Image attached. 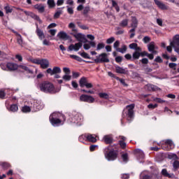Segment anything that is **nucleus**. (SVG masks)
Wrapping results in <instances>:
<instances>
[{"instance_id":"30","label":"nucleus","mask_w":179,"mask_h":179,"mask_svg":"<svg viewBox=\"0 0 179 179\" xmlns=\"http://www.w3.org/2000/svg\"><path fill=\"white\" fill-rule=\"evenodd\" d=\"M127 50H128L127 45H122V47L117 49L116 51L117 52H121V54H125L127 52Z\"/></svg>"},{"instance_id":"14","label":"nucleus","mask_w":179,"mask_h":179,"mask_svg":"<svg viewBox=\"0 0 179 179\" xmlns=\"http://www.w3.org/2000/svg\"><path fill=\"white\" fill-rule=\"evenodd\" d=\"M83 45V44H82V43L78 42L77 43L75 44H71L68 49L67 51H76L78 52L80 50L81 47Z\"/></svg>"},{"instance_id":"2","label":"nucleus","mask_w":179,"mask_h":179,"mask_svg":"<svg viewBox=\"0 0 179 179\" xmlns=\"http://www.w3.org/2000/svg\"><path fill=\"white\" fill-rule=\"evenodd\" d=\"M39 89L41 92L43 93H50V94H55V93H59L61 92V87H57L55 88L54 85L48 81H44L39 85Z\"/></svg>"},{"instance_id":"48","label":"nucleus","mask_w":179,"mask_h":179,"mask_svg":"<svg viewBox=\"0 0 179 179\" xmlns=\"http://www.w3.org/2000/svg\"><path fill=\"white\" fill-rule=\"evenodd\" d=\"M62 13V10H57L54 15V18L58 19V17L61 16Z\"/></svg>"},{"instance_id":"39","label":"nucleus","mask_w":179,"mask_h":179,"mask_svg":"<svg viewBox=\"0 0 179 179\" xmlns=\"http://www.w3.org/2000/svg\"><path fill=\"white\" fill-rule=\"evenodd\" d=\"M99 97H101V99H108V98L110 97V96L108 95V94L106 93V92H100V93L99 94Z\"/></svg>"},{"instance_id":"32","label":"nucleus","mask_w":179,"mask_h":179,"mask_svg":"<svg viewBox=\"0 0 179 179\" xmlns=\"http://www.w3.org/2000/svg\"><path fill=\"white\" fill-rule=\"evenodd\" d=\"M58 36L59 37V38H62L63 40H68L69 38L68 34L64 31H60L58 34Z\"/></svg>"},{"instance_id":"62","label":"nucleus","mask_w":179,"mask_h":179,"mask_svg":"<svg viewBox=\"0 0 179 179\" xmlns=\"http://www.w3.org/2000/svg\"><path fill=\"white\" fill-rule=\"evenodd\" d=\"M169 68H171L172 69L176 70V66H177V64H176V63H169Z\"/></svg>"},{"instance_id":"23","label":"nucleus","mask_w":179,"mask_h":179,"mask_svg":"<svg viewBox=\"0 0 179 179\" xmlns=\"http://www.w3.org/2000/svg\"><path fill=\"white\" fill-rule=\"evenodd\" d=\"M87 141L96 143V142H97V136H96V134H87Z\"/></svg>"},{"instance_id":"3","label":"nucleus","mask_w":179,"mask_h":179,"mask_svg":"<svg viewBox=\"0 0 179 179\" xmlns=\"http://www.w3.org/2000/svg\"><path fill=\"white\" fill-rule=\"evenodd\" d=\"M49 120L53 127H59V125H64V122L66 118L64 114L55 112L50 115Z\"/></svg>"},{"instance_id":"8","label":"nucleus","mask_w":179,"mask_h":179,"mask_svg":"<svg viewBox=\"0 0 179 179\" xmlns=\"http://www.w3.org/2000/svg\"><path fill=\"white\" fill-rule=\"evenodd\" d=\"M71 36H73L78 41H79L78 43H87V39L85 34L78 32H71Z\"/></svg>"},{"instance_id":"60","label":"nucleus","mask_w":179,"mask_h":179,"mask_svg":"<svg viewBox=\"0 0 179 179\" xmlns=\"http://www.w3.org/2000/svg\"><path fill=\"white\" fill-rule=\"evenodd\" d=\"M90 48H91L90 43H85V44L83 45V48H84V50H90Z\"/></svg>"},{"instance_id":"27","label":"nucleus","mask_w":179,"mask_h":179,"mask_svg":"<svg viewBox=\"0 0 179 179\" xmlns=\"http://www.w3.org/2000/svg\"><path fill=\"white\" fill-rule=\"evenodd\" d=\"M162 176H164V177H168V178H171L172 177H174V174L169 173L167 169H166L162 170Z\"/></svg>"},{"instance_id":"1","label":"nucleus","mask_w":179,"mask_h":179,"mask_svg":"<svg viewBox=\"0 0 179 179\" xmlns=\"http://www.w3.org/2000/svg\"><path fill=\"white\" fill-rule=\"evenodd\" d=\"M44 108V103L41 102V101L31 99L28 101V106H24L22 108V113H36L37 111H40V110H43Z\"/></svg>"},{"instance_id":"22","label":"nucleus","mask_w":179,"mask_h":179,"mask_svg":"<svg viewBox=\"0 0 179 179\" xmlns=\"http://www.w3.org/2000/svg\"><path fill=\"white\" fill-rule=\"evenodd\" d=\"M103 139L105 143H107V144L113 143V141H114L113 135L111 134L104 136Z\"/></svg>"},{"instance_id":"59","label":"nucleus","mask_w":179,"mask_h":179,"mask_svg":"<svg viewBox=\"0 0 179 179\" xmlns=\"http://www.w3.org/2000/svg\"><path fill=\"white\" fill-rule=\"evenodd\" d=\"M155 62H159V64H162V62H163V59H162V57H160V56H157V57L155 59Z\"/></svg>"},{"instance_id":"19","label":"nucleus","mask_w":179,"mask_h":179,"mask_svg":"<svg viewBox=\"0 0 179 179\" xmlns=\"http://www.w3.org/2000/svg\"><path fill=\"white\" fill-rule=\"evenodd\" d=\"M7 67H8V71H10L12 72L13 71H16V69H18L19 65H17V64L16 63L8 62L7 63Z\"/></svg>"},{"instance_id":"40","label":"nucleus","mask_w":179,"mask_h":179,"mask_svg":"<svg viewBox=\"0 0 179 179\" xmlns=\"http://www.w3.org/2000/svg\"><path fill=\"white\" fill-rule=\"evenodd\" d=\"M168 158L173 160H177V159H178V157H177V155L176 154L171 153L168 155Z\"/></svg>"},{"instance_id":"58","label":"nucleus","mask_w":179,"mask_h":179,"mask_svg":"<svg viewBox=\"0 0 179 179\" xmlns=\"http://www.w3.org/2000/svg\"><path fill=\"white\" fill-rule=\"evenodd\" d=\"M148 108H151L152 110L155 109V108H157V103H155L153 105V103H150L148 106Z\"/></svg>"},{"instance_id":"12","label":"nucleus","mask_w":179,"mask_h":179,"mask_svg":"<svg viewBox=\"0 0 179 179\" xmlns=\"http://www.w3.org/2000/svg\"><path fill=\"white\" fill-rule=\"evenodd\" d=\"M80 101H84L85 103H92L94 101H95V99L93 96L90 95H87V94H82L80 96Z\"/></svg>"},{"instance_id":"43","label":"nucleus","mask_w":179,"mask_h":179,"mask_svg":"<svg viewBox=\"0 0 179 179\" xmlns=\"http://www.w3.org/2000/svg\"><path fill=\"white\" fill-rule=\"evenodd\" d=\"M140 57H141V52H134L133 53V59H139Z\"/></svg>"},{"instance_id":"35","label":"nucleus","mask_w":179,"mask_h":179,"mask_svg":"<svg viewBox=\"0 0 179 179\" xmlns=\"http://www.w3.org/2000/svg\"><path fill=\"white\" fill-rule=\"evenodd\" d=\"M128 19H124L120 23V27H127L128 26Z\"/></svg>"},{"instance_id":"6","label":"nucleus","mask_w":179,"mask_h":179,"mask_svg":"<svg viewBox=\"0 0 179 179\" xmlns=\"http://www.w3.org/2000/svg\"><path fill=\"white\" fill-rule=\"evenodd\" d=\"M134 108H135L134 103L127 106L123 110L122 118H126L129 122H131L134 120Z\"/></svg>"},{"instance_id":"55","label":"nucleus","mask_w":179,"mask_h":179,"mask_svg":"<svg viewBox=\"0 0 179 179\" xmlns=\"http://www.w3.org/2000/svg\"><path fill=\"white\" fill-rule=\"evenodd\" d=\"M81 92H83V93H88L90 94H94V91L93 90H81Z\"/></svg>"},{"instance_id":"41","label":"nucleus","mask_w":179,"mask_h":179,"mask_svg":"<svg viewBox=\"0 0 179 179\" xmlns=\"http://www.w3.org/2000/svg\"><path fill=\"white\" fill-rule=\"evenodd\" d=\"M48 5L49 8H55V1L54 0H48Z\"/></svg>"},{"instance_id":"45","label":"nucleus","mask_w":179,"mask_h":179,"mask_svg":"<svg viewBox=\"0 0 179 179\" xmlns=\"http://www.w3.org/2000/svg\"><path fill=\"white\" fill-rule=\"evenodd\" d=\"M122 158L124 163L128 162V154L127 153H124V154L122 155Z\"/></svg>"},{"instance_id":"64","label":"nucleus","mask_w":179,"mask_h":179,"mask_svg":"<svg viewBox=\"0 0 179 179\" xmlns=\"http://www.w3.org/2000/svg\"><path fill=\"white\" fill-rule=\"evenodd\" d=\"M143 41H144V43L146 44L150 41V38L149 36H145L143 39Z\"/></svg>"},{"instance_id":"17","label":"nucleus","mask_w":179,"mask_h":179,"mask_svg":"<svg viewBox=\"0 0 179 179\" xmlns=\"http://www.w3.org/2000/svg\"><path fill=\"white\" fill-rule=\"evenodd\" d=\"M140 179H153V175H150L148 171H143L140 174Z\"/></svg>"},{"instance_id":"50","label":"nucleus","mask_w":179,"mask_h":179,"mask_svg":"<svg viewBox=\"0 0 179 179\" xmlns=\"http://www.w3.org/2000/svg\"><path fill=\"white\" fill-rule=\"evenodd\" d=\"M120 41H116L114 43H113V48H115V50L117 51V50H118L120 48Z\"/></svg>"},{"instance_id":"63","label":"nucleus","mask_w":179,"mask_h":179,"mask_svg":"<svg viewBox=\"0 0 179 179\" xmlns=\"http://www.w3.org/2000/svg\"><path fill=\"white\" fill-rule=\"evenodd\" d=\"M71 85H72V86H73V87L74 88V89H78V83H76V81H72L71 82Z\"/></svg>"},{"instance_id":"38","label":"nucleus","mask_w":179,"mask_h":179,"mask_svg":"<svg viewBox=\"0 0 179 179\" xmlns=\"http://www.w3.org/2000/svg\"><path fill=\"white\" fill-rule=\"evenodd\" d=\"M112 6L116 9L117 12H120V7L118 6L117 2H115L114 0H112Z\"/></svg>"},{"instance_id":"4","label":"nucleus","mask_w":179,"mask_h":179,"mask_svg":"<svg viewBox=\"0 0 179 179\" xmlns=\"http://www.w3.org/2000/svg\"><path fill=\"white\" fill-rule=\"evenodd\" d=\"M103 154L105 156V159L108 160V162H114V160H117L118 157V152L117 150L114 149L113 145H108L103 149Z\"/></svg>"},{"instance_id":"42","label":"nucleus","mask_w":179,"mask_h":179,"mask_svg":"<svg viewBox=\"0 0 179 179\" xmlns=\"http://www.w3.org/2000/svg\"><path fill=\"white\" fill-rule=\"evenodd\" d=\"M104 47H106V45L103 43H98L97 46H96V51H100V50H103V48H104Z\"/></svg>"},{"instance_id":"52","label":"nucleus","mask_w":179,"mask_h":179,"mask_svg":"<svg viewBox=\"0 0 179 179\" xmlns=\"http://www.w3.org/2000/svg\"><path fill=\"white\" fill-rule=\"evenodd\" d=\"M0 66L3 71H8V63L7 64H1Z\"/></svg>"},{"instance_id":"56","label":"nucleus","mask_w":179,"mask_h":179,"mask_svg":"<svg viewBox=\"0 0 179 179\" xmlns=\"http://www.w3.org/2000/svg\"><path fill=\"white\" fill-rule=\"evenodd\" d=\"M1 166L3 167V169H9V167H10V164H8L7 162L1 163Z\"/></svg>"},{"instance_id":"36","label":"nucleus","mask_w":179,"mask_h":179,"mask_svg":"<svg viewBox=\"0 0 179 179\" xmlns=\"http://www.w3.org/2000/svg\"><path fill=\"white\" fill-rule=\"evenodd\" d=\"M78 54L79 55H80V57H82L83 58H85V59H90V56H89V54L85 52H79Z\"/></svg>"},{"instance_id":"10","label":"nucleus","mask_w":179,"mask_h":179,"mask_svg":"<svg viewBox=\"0 0 179 179\" xmlns=\"http://www.w3.org/2000/svg\"><path fill=\"white\" fill-rule=\"evenodd\" d=\"M79 85L80 87H86L87 89H92L93 87V84L87 82V78L83 77L79 80Z\"/></svg>"},{"instance_id":"57","label":"nucleus","mask_w":179,"mask_h":179,"mask_svg":"<svg viewBox=\"0 0 179 179\" xmlns=\"http://www.w3.org/2000/svg\"><path fill=\"white\" fill-rule=\"evenodd\" d=\"M138 45L137 43H131L129 47L131 50H135V48H136V46Z\"/></svg>"},{"instance_id":"18","label":"nucleus","mask_w":179,"mask_h":179,"mask_svg":"<svg viewBox=\"0 0 179 179\" xmlns=\"http://www.w3.org/2000/svg\"><path fill=\"white\" fill-rule=\"evenodd\" d=\"M164 145L165 146H166V148H165L166 150H171V149H174V148L176 147V145H174V142H173L170 139L166 140Z\"/></svg>"},{"instance_id":"15","label":"nucleus","mask_w":179,"mask_h":179,"mask_svg":"<svg viewBox=\"0 0 179 179\" xmlns=\"http://www.w3.org/2000/svg\"><path fill=\"white\" fill-rule=\"evenodd\" d=\"M131 27H132V29L129 31V33L135 31V29L138 27V20L135 17H131Z\"/></svg>"},{"instance_id":"24","label":"nucleus","mask_w":179,"mask_h":179,"mask_svg":"<svg viewBox=\"0 0 179 179\" xmlns=\"http://www.w3.org/2000/svg\"><path fill=\"white\" fill-rule=\"evenodd\" d=\"M117 73H122L123 75H128V70L119 66H115Z\"/></svg>"},{"instance_id":"26","label":"nucleus","mask_w":179,"mask_h":179,"mask_svg":"<svg viewBox=\"0 0 179 179\" xmlns=\"http://www.w3.org/2000/svg\"><path fill=\"white\" fill-rule=\"evenodd\" d=\"M36 33L40 40H43L45 38V35H44V31L40 29L38 27H36Z\"/></svg>"},{"instance_id":"51","label":"nucleus","mask_w":179,"mask_h":179,"mask_svg":"<svg viewBox=\"0 0 179 179\" xmlns=\"http://www.w3.org/2000/svg\"><path fill=\"white\" fill-rule=\"evenodd\" d=\"M153 101H156L157 103H166V101H164L160 98H154Z\"/></svg>"},{"instance_id":"11","label":"nucleus","mask_w":179,"mask_h":179,"mask_svg":"<svg viewBox=\"0 0 179 179\" xmlns=\"http://www.w3.org/2000/svg\"><path fill=\"white\" fill-rule=\"evenodd\" d=\"M154 2L157 8L159 9H161V10H169V9H170V7H169V6L166 5V3L160 0H154Z\"/></svg>"},{"instance_id":"29","label":"nucleus","mask_w":179,"mask_h":179,"mask_svg":"<svg viewBox=\"0 0 179 179\" xmlns=\"http://www.w3.org/2000/svg\"><path fill=\"white\" fill-rule=\"evenodd\" d=\"M34 8L35 9H37V10H38L40 13H43V12H44L45 10V8L44 6H43V4H36L34 6Z\"/></svg>"},{"instance_id":"7","label":"nucleus","mask_w":179,"mask_h":179,"mask_svg":"<svg viewBox=\"0 0 179 179\" xmlns=\"http://www.w3.org/2000/svg\"><path fill=\"white\" fill-rule=\"evenodd\" d=\"M29 62H31L32 64H36V65H40L42 69H47L48 66H50V62L47 59H37L29 57L27 59Z\"/></svg>"},{"instance_id":"13","label":"nucleus","mask_w":179,"mask_h":179,"mask_svg":"<svg viewBox=\"0 0 179 179\" xmlns=\"http://www.w3.org/2000/svg\"><path fill=\"white\" fill-rule=\"evenodd\" d=\"M61 72H62V71L61 70V68L58 66H55L53 69L49 68L46 70V73H48L50 76L61 73Z\"/></svg>"},{"instance_id":"54","label":"nucleus","mask_w":179,"mask_h":179,"mask_svg":"<svg viewBox=\"0 0 179 179\" xmlns=\"http://www.w3.org/2000/svg\"><path fill=\"white\" fill-rule=\"evenodd\" d=\"M96 148H99V145H92L90 146V152H94L96 150Z\"/></svg>"},{"instance_id":"28","label":"nucleus","mask_w":179,"mask_h":179,"mask_svg":"<svg viewBox=\"0 0 179 179\" xmlns=\"http://www.w3.org/2000/svg\"><path fill=\"white\" fill-rule=\"evenodd\" d=\"M18 68L20 69H22V71H24L25 72H27L28 73H33V71L29 69V67L26 66L25 64H20L18 66Z\"/></svg>"},{"instance_id":"47","label":"nucleus","mask_w":179,"mask_h":179,"mask_svg":"<svg viewBox=\"0 0 179 179\" xmlns=\"http://www.w3.org/2000/svg\"><path fill=\"white\" fill-rule=\"evenodd\" d=\"M115 41V38L114 37H110L106 40V43L107 44H113Z\"/></svg>"},{"instance_id":"31","label":"nucleus","mask_w":179,"mask_h":179,"mask_svg":"<svg viewBox=\"0 0 179 179\" xmlns=\"http://www.w3.org/2000/svg\"><path fill=\"white\" fill-rule=\"evenodd\" d=\"M8 111H11V113H16L17 110H19V107L17 104H13L8 108Z\"/></svg>"},{"instance_id":"49","label":"nucleus","mask_w":179,"mask_h":179,"mask_svg":"<svg viewBox=\"0 0 179 179\" xmlns=\"http://www.w3.org/2000/svg\"><path fill=\"white\" fill-rule=\"evenodd\" d=\"M173 167L174 169V170H177L178 169H179V162L178 161H175L173 163Z\"/></svg>"},{"instance_id":"53","label":"nucleus","mask_w":179,"mask_h":179,"mask_svg":"<svg viewBox=\"0 0 179 179\" xmlns=\"http://www.w3.org/2000/svg\"><path fill=\"white\" fill-rule=\"evenodd\" d=\"M90 11V6H86V7L84 8V9H83V13H84V15H87V13H89Z\"/></svg>"},{"instance_id":"25","label":"nucleus","mask_w":179,"mask_h":179,"mask_svg":"<svg viewBox=\"0 0 179 179\" xmlns=\"http://www.w3.org/2000/svg\"><path fill=\"white\" fill-rule=\"evenodd\" d=\"M136 156H137V159H145V153L140 149L135 150Z\"/></svg>"},{"instance_id":"33","label":"nucleus","mask_w":179,"mask_h":179,"mask_svg":"<svg viewBox=\"0 0 179 179\" xmlns=\"http://www.w3.org/2000/svg\"><path fill=\"white\" fill-rule=\"evenodd\" d=\"M78 139L82 143H85V142L87 141V134H82Z\"/></svg>"},{"instance_id":"34","label":"nucleus","mask_w":179,"mask_h":179,"mask_svg":"<svg viewBox=\"0 0 179 179\" xmlns=\"http://www.w3.org/2000/svg\"><path fill=\"white\" fill-rule=\"evenodd\" d=\"M69 28L71 29V31H73V33H78V29H76V25L75 24V23L71 22L69 24Z\"/></svg>"},{"instance_id":"46","label":"nucleus","mask_w":179,"mask_h":179,"mask_svg":"<svg viewBox=\"0 0 179 179\" xmlns=\"http://www.w3.org/2000/svg\"><path fill=\"white\" fill-rule=\"evenodd\" d=\"M17 43L20 44V45H23V38H22V35H19L17 38Z\"/></svg>"},{"instance_id":"61","label":"nucleus","mask_w":179,"mask_h":179,"mask_svg":"<svg viewBox=\"0 0 179 179\" xmlns=\"http://www.w3.org/2000/svg\"><path fill=\"white\" fill-rule=\"evenodd\" d=\"M63 72H64L65 74L68 73L69 75V73H71V70L68 67H64L63 68Z\"/></svg>"},{"instance_id":"37","label":"nucleus","mask_w":179,"mask_h":179,"mask_svg":"<svg viewBox=\"0 0 179 179\" xmlns=\"http://www.w3.org/2000/svg\"><path fill=\"white\" fill-rule=\"evenodd\" d=\"M62 79L64 80H65V82H69V80H71V79H72V76H71V75L66 73L63 76Z\"/></svg>"},{"instance_id":"20","label":"nucleus","mask_w":179,"mask_h":179,"mask_svg":"<svg viewBox=\"0 0 179 179\" xmlns=\"http://www.w3.org/2000/svg\"><path fill=\"white\" fill-rule=\"evenodd\" d=\"M145 89L146 90H148V92H156L157 90H160V88H159V87L152 84L146 85L145 86Z\"/></svg>"},{"instance_id":"16","label":"nucleus","mask_w":179,"mask_h":179,"mask_svg":"<svg viewBox=\"0 0 179 179\" xmlns=\"http://www.w3.org/2000/svg\"><path fill=\"white\" fill-rule=\"evenodd\" d=\"M148 50L150 52H152V54H157V46L155 44V42H151L148 45Z\"/></svg>"},{"instance_id":"21","label":"nucleus","mask_w":179,"mask_h":179,"mask_svg":"<svg viewBox=\"0 0 179 179\" xmlns=\"http://www.w3.org/2000/svg\"><path fill=\"white\" fill-rule=\"evenodd\" d=\"M13 92L10 89L6 90H0V99H5L6 94H12Z\"/></svg>"},{"instance_id":"5","label":"nucleus","mask_w":179,"mask_h":179,"mask_svg":"<svg viewBox=\"0 0 179 179\" xmlns=\"http://www.w3.org/2000/svg\"><path fill=\"white\" fill-rule=\"evenodd\" d=\"M83 121L84 117L83 114L78 112H72L69 114L68 122H70V124L80 127V125H83Z\"/></svg>"},{"instance_id":"9","label":"nucleus","mask_w":179,"mask_h":179,"mask_svg":"<svg viewBox=\"0 0 179 179\" xmlns=\"http://www.w3.org/2000/svg\"><path fill=\"white\" fill-rule=\"evenodd\" d=\"M94 62L96 64H100L101 62H110V59L107 56V53H101V55L96 57Z\"/></svg>"},{"instance_id":"44","label":"nucleus","mask_w":179,"mask_h":179,"mask_svg":"<svg viewBox=\"0 0 179 179\" xmlns=\"http://www.w3.org/2000/svg\"><path fill=\"white\" fill-rule=\"evenodd\" d=\"M4 9L6 12V13H12V12L13 11V9L12 8H10V6H9V5H7L4 7Z\"/></svg>"}]
</instances>
